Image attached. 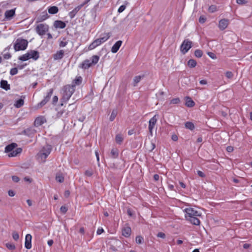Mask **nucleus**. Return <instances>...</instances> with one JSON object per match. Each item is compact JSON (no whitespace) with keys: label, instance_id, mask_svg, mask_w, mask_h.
<instances>
[{"label":"nucleus","instance_id":"1","mask_svg":"<svg viewBox=\"0 0 252 252\" xmlns=\"http://www.w3.org/2000/svg\"><path fill=\"white\" fill-rule=\"evenodd\" d=\"M75 90L74 85H66L63 86L62 89V97L61 98V101L67 102L75 92Z\"/></svg>","mask_w":252,"mask_h":252},{"label":"nucleus","instance_id":"2","mask_svg":"<svg viewBox=\"0 0 252 252\" xmlns=\"http://www.w3.org/2000/svg\"><path fill=\"white\" fill-rule=\"evenodd\" d=\"M100 38L94 40L89 46L90 50H93L107 41L111 36V32L104 33Z\"/></svg>","mask_w":252,"mask_h":252},{"label":"nucleus","instance_id":"3","mask_svg":"<svg viewBox=\"0 0 252 252\" xmlns=\"http://www.w3.org/2000/svg\"><path fill=\"white\" fill-rule=\"evenodd\" d=\"M28 45V41L26 39L18 38L14 44V49L15 51L25 50Z\"/></svg>","mask_w":252,"mask_h":252},{"label":"nucleus","instance_id":"4","mask_svg":"<svg viewBox=\"0 0 252 252\" xmlns=\"http://www.w3.org/2000/svg\"><path fill=\"white\" fill-rule=\"evenodd\" d=\"M192 42L189 39H185L180 46V50L183 54H185L192 47Z\"/></svg>","mask_w":252,"mask_h":252},{"label":"nucleus","instance_id":"5","mask_svg":"<svg viewBox=\"0 0 252 252\" xmlns=\"http://www.w3.org/2000/svg\"><path fill=\"white\" fill-rule=\"evenodd\" d=\"M49 30V26L45 24H40L35 28L36 32L41 36L45 34L46 32Z\"/></svg>","mask_w":252,"mask_h":252},{"label":"nucleus","instance_id":"6","mask_svg":"<svg viewBox=\"0 0 252 252\" xmlns=\"http://www.w3.org/2000/svg\"><path fill=\"white\" fill-rule=\"evenodd\" d=\"M184 212L186 213L185 218L188 219V218L190 217H199L201 216V213L196 210H195L192 208H187L184 210Z\"/></svg>","mask_w":252,"mask_h":252},{"label":"nucleus","instance_id":"7","mask_svg":"<svg viewBox=\"0 0 252 252\" xmlns=\"http://www.w3.org/2000/svg\"><path fill=\"white\" fill-rule=\"evenodd\" d=\"M52 149V147L50 145H46L44 146L40 153L41 158H43L45 160L51 152Z\"/></svg>","mask_w":252,"mask_h":252},{"label":"nucleus","instance_id":"8","mask_svg":"<svg viewBox=\"0 0 252 252\" xmlns=\"http://www.w3.org/2000/svg\"><path fill=\"white\" fill-rule=\"evenodd\" d=\"M158 115H155L149 121L148 128L149 133L152 136H153V129L154 128L158 121Z\"/></svg>","mask_w":252,"mask_h":252},{"label":"nucleus","instance_id":"9","mask_svg":"<svg viewBox=\"0 0 252 252\" xmlns=\"http://www.w3.org/2000/svg\"><path fill=\"white\" fill-rule=\"evenodd\" d=\"M53 93V89H50L47 93V95L44 97V99L39 103L38 104V106L42 107L45 105L50 99Z\"/></svg>","mask_w":252,"mask_h":252},{"label":"nucleus","instance_id":"10","mask_svg":"<svg viewBox=\"0 0 252 252\" xmlns=\"http://www.w3.org/2000/svg\"><path fill=\"white\" fill-rule=\"evenodd\" d=\"M229 24V20L227 19H221L219 23V28L221 31L225 30Z\"/></svg>","mask_w":252,"mask_h":252},{"label":"nucleus","instance_id":"11","mask_svg":"<svg viewBox=\"0 0 252 252\" xmlns=\"http://www.w3.org/2000/svg\"><path fill=\"white\" fill-rule=\"evenodd\" d=\"M46 122V119L44 116L37 117L34 122V125L37 127Z\"/></svg>","mask_w":252,"mask_h":252},{"label":"nucleus","instance_id":"12","mask_svg":"<svg viewBox=\"0 0 252 252\" xmlns=\"http://www.w3.org/2000/svg\"><path fill=\"white\" fill-rule=\"evenodd\" d=\"M15 15V8L6 10L4 13L5 19L7 20H10Z\"/></svg>","mask_w":252,"mask_h":252},{"label":"nucleus","instance_id":"13","mask_svg":"<svg viewBox=\"0 0 252 252\" xmlns=\"http://www.w3.org/2000/svg\"><path fill=\"white\" fill-rule=\"evenodd\" d=\"M32 236L31 234H28L25 237V247L27 249H30L32 248Z\"/></svg>","mask_w":252,"mask_h":252},{"label":"nucleus","instance_id":"14","mask_svg":"<svg viewBox=\"0 0 252 252\" xmlns=\"http://www.w3.org/2000/svg\"><path fill=\"white\" fill-rule=\"evenodd\" d=\"M122 43L123 42L122 40H119L117 41L111 48V51L113 53H117L119 50V48H120V47L121 46Z\"/></svg>","mask_w":252,"mask_h":252},{"label":"nucleus","instance_id":"15","mask_svg":"<svg viewBox=\"0 0 252 252\" xmlns=\"http://www.w3.org/2000/svg\"><path fill=\"white\" fill-rule=\"evenodd\" d=\"M17 146V144L16 143H12L5 147L4 152L9 154L11 151H13Z\"/></svg>","mask_w":252,"mask_h":252},{"label":"nucleus","instance_id":"16","mask_svg":"<svg viewBox=\"0 0 252 252\" xmlns=\"http://www.w3.org/2000/svg\"><path fill=\"white\" fill-rule=\"evenodd\" d=\"M25 98V96L22 95L20 98L17 100H16L14 103V106L16 108H20L24 104V99Z\"/></svg>","mask_w":252,"mask_h":252},{"label":"nucleus","instance_id":"17","mask_svg":"<svg viewBox=\"0 0 252 252\" xmlns=\"http://www.w3.org/2000/svg\"><path fill=\"white\" fill-rule=\"evenodd\" d=\"M64 51L63 50L57 51L56 53L53 55V57L55 60H61L64 56Z\"/></svg>","mask_w":252,"mask_h":252},{"label":"nucleus","instance_id":"18","mask_svg":"<svg viewBox=\"0 0 252 252\" xmlns=\"http://www.w3.org/2000/svg\"><path fill=\"white\" fill-rule=\"evenodd\" d=\"M30 54V59L37 60L39 58V52L35 50H30L28 52Z\"/></svg>","mask_w":252,"mask_h":252},{"label":"nucleus","instance_id":"19","mask_svg":"<svg viewBox=\"0 0 252 252\" xmlns=\"http://www.w3.org/2000/svg\"><path fill=\"white\" fill-rule=\"evenodd\" d=\"M54 26L58 29H64L66 27V24L65 22L60 21V20H56L54 22Z\"/></svg>","mask_w":252,"mask_h":252},{"label":"nucleus","instance_id":"20","mask_svg":"<svg viewBox=\"0 0 252 252\" xmlns=\"http://www.w3.org/2000/svg\"><path fill=\"white\" fill-rule=\"evenodd\" d=\"M93 64H91L90 60H86L80 65V67L83 69H86L90 67Z\"/></svg>","mask_w":252,"mask_h":252},{"label":"nucleus","instance_id":"21","mask_svg":"<svg viewBox=\"0 0 252 252\" xmlns=\"http://www.w3.org/2000/svg\"><path fill=\"white\" fill-rule=\"evenodd\" d=\"M131 232V228L129 226L125 227L122 229V235L125 237H128Z\"/></svg>","mask_w":252,"mask_h":252},{"label":"nucleus","instance_id":"22","mask_svg":"<svg viewBox=\"0 0 252 252\" xmlns=\"http://www.w3.org/2000/svg\"><path fill=\"white\" fill-rule=\"evenodd\" d=\"M187 220L189 221L191 223H192L193 225H199L200 223V221L199 220L198 218H197V217L189 216V218H188V219H187Z\"/></svg>","mask_w":252,"mask_h":252},{"label":"nucleus","instance_id":"23","mask_svg":"<svg viewBox=\"0 0 252 252\" xmlns=\"http://www.w3.org/2000/svg\"><path fill=\"white\" fill-rule=\"evenodd\" d=\"M83 7V5H79L76 7L73 10L69 12L68 15L71 19L74 17L76 13L79 11V10Z\"/></svg>","mask_w":252,"mask_h":252},{"label":"nucleus","instance_id":"24","mask_svg":"<svg viewBox=\"0 0 252 252\" xmlns=\"http://www.w3.org/2000/svg\"><path fill=\"white\" fill-rule=\"evenodd\" d=\"M0 87L1 88L8 91L10 89V86L6 80H2L0 82Z\"/></svg>","mask_w":252,"mask_h":252},{"label":"nucleus","instance_id":"25","mask_svg":"<svg viewBox=\"0 0 252 252\" xmlns=\"http://www.w3.org/2000/svg\"><path fill=\"white\" fill-rule=\"evenodd\" d=\"M48 17H49V16H48L47 13L46 12V11H44L42 13V14L41 15L39 16L37 18L36 22L37 23L43 22L44 20H45L46 19H47Z\"/></svg>","mask_w":252,"mask_h":252},{"label":"nucleus","instance_id":"26","mask_svg":"<svg viewBox=\"0 0 252 252\" xmlns=\"http://www.w3.org/2000/svg\"><path fill=\"white\" fill-rule=\"evenodd\" d=\"M22 151V149L21 148H16L15 150L11 151L10 153L8 154L9 157H14L17 156L18 154H20Z\"/></svg>","mask_w":252,"mask_h":252},{"label":"nucleus","instance_id":"27","mask_svg":"<svg viewBox=\"0 0 252 252\" xmlns=\"http://www.w3.org/2000/svg\"><path fill=\"white\" fill-rule=\"evenodd\" d=\"M186 103L185 105L188 107H192L195 105V102L191 99L189 96H186L185 97Z\"/></svg>","mask_w":252,"mask_h":252},{"label":"nucleus","instance_id":"28","mask_svg":"<svg viewBox=\"0 0 252 252\" xmlns=\"http://www.w3.org/2000/svg\"><path fill=\"white\" fill-rule=\"evenodd\" d=\"M23 133L28 136H32L35 133V130L32 128H28L24 130Z\"/></svg>","mask_w":252,"mask_h":252},{"label":"nucleus","instance_id":"29","mask_svg":"<svg viewBox=\"0 0 252 252\" xmlns=\"http://www.w3.org/2000/svg\"><path fill=\"white\" fill-rule=\"evenodd\" d=\"M119 151L117 148H113L110 153V157L113 158H117L119 156Z\"/></svg>","mask_w":252,"mask_h":252},{"label":"nucleus","instance_id":"30","mask_svg":"<svg viewBox=\"0 0 252 252\" xmlns=\"http://www.w3.org/2000/svg\"><path fill=\"white\" fill-rule=\"evenodd\" d=\"M48 11L51 14H55L58 12L59 8L56 6H52L48 8Z\"/></svg>","mask_w":252,"mask_h":252},{"label":"nucleus","instance_id":"31","mask_svg":"<svg viewBox=\"0 0 252 252\" xmlns=\"http://www.w3.org/2000/svg\"><path fill=\"white\" fill-rule=\"evenodd\" d=\"M123 140H124V137L122 134H118L116 135L115 141L117 144L121 145L122 143V142H123Z\"/></svg>","mask_w":252,"mask_h":252},{"label":"nucleus","instance_id":"32","mask_svg":"<svg viewBox=\"0 0 252 252\" xmlns=\"http://www.w3.org/2000/svg\"><path fill=\"white\" fill-rule=\"evenodd\" d=\"M82 82V78L81 76H77L72 81V84L76 85H80Z\"/></svg>","mask_w":252,"mask_h":252},{"label":"nucleus","instance_id":"33","mask_svg":"<svg viewBox=\"0 0 252 252\" xmlns=\"http://www.w3.org/2000/svg\"><path fill=\"white\" fill-rule=\"evenodd\" d=\"M144 75H138L134 77L133 78V85L134 86H136L137 84L139 83L141 79L143 78L144 77Z\"/></svg>","mask_w":252,"mask_h":252},{"label":"nucleus","instance_id":"34","mask_svg":"<svg viewBox=\"0 0 252 252\" xmlns=\"http://www.w3.org/2000/svg\"><path fill=\"white\" fill-rule=\"evenodd\" d=\"M99 57L98 56H97V55H94L92 57L91 59V64H92L93 65H94L95 64H96L98 61H99Z\"/></svg>","mask_w":252,"mask_h":252},{"label":"nucleus","instance_id":"35","mask_svg":"<svg viewBox=\"0 0 252 252\" xmlns=\"http://www.w3.org/2000/svg\"><path fill=\"white\" fill-rule=\"evenodd\" d=\"M185 127L189 130H192L194 129V124L190 122H187L185 123Z\"/></svg>","mask_w":252,"mask_h":252},{"label":"nucleus","instance_id":"36","mask_svg":"<svg viewBox=\"0 0 252 252\" xmlns=\"http://www.w3.org/2000/svg\"><path fill=\"white\" fill-rule=\"evenodd\" d=\"M18 59L22 61H26L30 59V54L27 52L26 54H24L22 56L19 57Z\"/></svg>","mask_w":252,"mask_h":252},{"label":"nucleus","instance_id":"37","mask_svg":"<svg viewBox=\"0 0 252 252\" xmlns=\"http://www.w3.org/2000/svg\"><path fill=\"white\" fill-rule=\"evenodd\" d=\"M197 63L194 59H190L188 62V65L190 68H193L196 65Z\"/></svg>","mask_w":252,"mask_h":252},{"label":"nucleus","instance_id":"38","mask_svg":"<svg viewBox=\"0 0 252 252\" xmlns=\"http://www.w3.org/2000/svg\"><path fill=\"white\" fill-rule=\"evenodd\" d=\"M117 115V110L116 109H114L111 114L109 120L110 121L112 122L115 119L116 116Z\"/></svg>","mask_w":252,"mask_h":252},{"label":"nucleus","instance_id":"39","mask_svg":"<svg viewBox=\"0 0 252 252\" xmlns=\"http://www.w3.org/2000/svg\"><path fill=\"white\" fill-rule=\"evenodd\" d=\"M203 52L199 49H197L194 52V56L197 58H201L202 56Z\"/></svg>","mask_w":252,"mask_h":252},{"label":"nucleus","instance_id":"40","mask_svg":"<svg viewBox=\"0 0 252 252\" xmlns=\"http://www.w3.org/2000/svg\"><path fill=\"white\" fill-rule=\"evenodd\" d=\"M125 5H122L120 6V7L119 8V9L118 10V12L119 13H121L125 10V9L126 8V5H127L128 4V2L127 1H126L125 2Z\"/></svg>","mask_w":252,"mask_h":252},{"label":"nucleus","instance_id":"41","mask_svg":"<svg viewBox=\"0 0 252 252\" xmlns=\"http://www.w3.org/2000/svg\"><path fill=\"white\" fill-rule=\"evenodd\" d=\"M6 248L9 250H14L15 249V246L11 243H8L5 244Z\"/></svg>","mask_w":252,"mask_h":252},{"label":"nucleus","instance_id":"42","mask_svg":"<svg viewBox=\"0 0 252 252\" xmlns=\"http://www.w3.org/2000/svg\"><path fill=\"white\" fill-rule=\"evenodd\" d=\"M56 180L59 183H63L64 181V177L62 175H59L56 176Z\"/></svg>","mask_w":252,"mask_h":252},{"label":"nucleus","instance_id":"43","mask_svg":"<svg viewBox=\"0 0 252 252\" xmlns=\"http://www.w3.org/2000/svg\"><path fill=\"white\" fill-rule=\"evenodd\" d=\"M135 241L137 244H142L144 241L143 238L141 236H137L136 237Z\"/></svg>","mask_w":252,"mask_h":252},{"label":"nucleus","instance_id":"44","mask_svg":"<svg viewBox=\"0 0 252 252\" xmlns=\"http://www.w3.org/2000/svg\"><path fill=\"white\" fill-rule=\"evenodd\" d=\"M208 10L210 12L213 13L217 10V6L215 5H211L209 7Z\"/></svg>","mask_w":252,"mask_h":252},{"label":"nucleus","instance_id":"45","mask_svg":"<svg viewBox=\"0 0 252 252\" xmlns=\"http://www.w3.org/2000/svg\"><path fill=\"white\" fill-rule=\"evenodd\" d=\"M18 73V68L16 67L12 68L10 70V74L11 75L13 76Z\"/></svg>","mask_w":252,"mask_h":252},{"label":"nucleus","instance_id":"46","mask_svg":"<svg viewBox=\"0 0 252 252\" xmlns=\"http://www.w3.org/2000/svg\"><path fill=\"white\" fill-rule=\"evenodd\" d=\"M12 238L15 241H17L19 238V234L16 231H14L12 233Z\"/></svg>","mask_w":252,"mask_h":252},{"label":"nucleus","instance_id":"47","mask_svg":"<svg viewBox=\"0 0 252 252\" xmlns=\"http://www.w3.org/2000/svg\"><path fill=\"white\" fill-rule=\"evenodd\" d=\"M180 102V99H179V98H173L170 101V104H178Z\"/></svg>","mask_w":252,"mask_h":252},{"label":"nucleus","instance_id":"48","mask_svg":"<svg viewBox=\"0 0 252 252\" xmlns=\"http://www.w3.org/2000/svg\"><path fill=\"white\" fill-rule=\"evenodd\" d=\"M67 210L68 208L66 206H62L60 208L61 212L63 214H65L67 212Z\"/></svg>","mask_w":252,"mask_h":252},{"label":"nucleus","instance_id":"49","mask_svg":"<svg viewBox=\"0 0 252 252\" xmlns=\"http://www.w3.org/2000/svg\"><path fill=\"white\" fill-rule=\"evenodd\" d=\"M226 77L228 79H231L233 77V74L231 71H226L225 73Z\"/></svg>","mask_w":252,"mask_h":252},{"label":"nucleus","instance_id":"50","mask_svg":"<svg viewBox=\"0 0 252 252\" xmlns=\"http://www.w3.org/2000/svg\"><path fill=\"white\" fill-rule=\"evenodd\" d=\"M93 172L92 170H87L85 172V175L88 177H91L93 175Z\"/></svg>","mask_w":252,"mask_h":252},{"label":"nucleus","instance_id":"51","mask_svg":"<svg viewBox=\"0 0 252 252\" xmlns=\"http://www.w3.org/2000/svg\"><path fill=\"white\" fill-rule=\"evenodd\" d=\"M77 119L80 122H83L86 119V117L84 115H79L77 117Z\"/></svg>","mask_w":252,"mask_h":252},{"label":"nucleus","instance_id":"52","mask_svg":"<svg viewBox=\"0 0 252 252\" xmlns=\"http://www.w3.org/2000/svg\"><path fill=\"white\" fill-rule=\"evenodd\" d=\"M127 214L130 217H133V216L134 215V212L132 211V210L130 208H127Z\"/></svg>","mask_w":252,"mask_h":252},{"label":"nucleus","instance_id":"53","mask_svg":"<svg viewBox=\"0 0 252 252\" xmlns=\"http://www.w3.org/2000/svg\"><path fill=\"white\" fill-rule=\"evenodd\" d=\"M157 236L158 237H159L162 239H164L166 237L165 234L162 232H158Z\"/></svg>","mask_w":252,"mask_h":252},{"label":"nucleus","instance_id":"54","mask_svg":"<svg viewBox=\"0 0 252 252\" xmlns=\"http://www.w3.org/2000/svg\"><path fill=\"white\" fill-rule=\"evenodd\" d=\"M206 18L203 16H201L199 18V22L203 24L205 22Z\"/></svg>","mask_w":252,"mask_h":252},{"label":"nucleus","instance_id":"55","mask_svg":"<svg viewBox=\"0 0 252 252\" xmlns=\"http://www.w3.org/2000/svg\"><path fill=\"white\" fill-rule=\"evenodd\" d=\"M207 54L211 58L213 59H216L217 58L216 55L212 52H209L207 53Z\"/></svg>","mask_w":252,"mask_h":252},{"label":"nucleus","instance_id":"56","mask_svg":"<svg viewBox=\"0 0 252 252\" xmlns=\"http://www.w3.org/2000/svg\"><path fill=\"white\" fill-rule=\"evenodd\" d=\"M67 42L66 41H61L60 42L59 46L60 47H64L67 44Z\"/></svg>","mask_w":252,"mask_h":252},{"label":"nucleus","instance_id":"57","mask_svg":"<svg viewBox=\"0 0 252 252\" xmlns=\"http://www.w3.org/2000/svg\"><path fill=\"white\" fill-rule=\"evenodd\" d=\"M58 101V97L56 95H55L52 99V104L53 105H56Z\"/></svg>","mask_w":252,"mask_h":252},{"label":"nucleus","instance_id":"58","mask_svg":"<svg viewBox=\"0 0 252 252\" xmlns=\"http://www.w3.org/2000/svg\"><path fill=\"white\" fill-rule=\"evenodd\" d=\"M197 174L199 177L201 178H204L205 177V174L201 171L197 170Z\"/></svg>","mask_w":252,"mask_h":252},{"label":"nucleus","instance_id":"59","mask_svg":"<svg viewBox=\"0 0 252 252\" xmlns=\"http://www.w3.org/2000/svg\"><path fill=\"white\" fill-rule=\"evenodd\" d=\"M12 181L14 182L17 183L19 181V178L17 176H12Z\"/></svg>","mask_w":252,"mask_h":252},{"label":"nucleus","instance_id":"60","mask_svg":"<svg viewBox=\"0 0 252 252\" xmlns=\"http://www.w3.org/2000/svg\"><path fill=\"white\" fill-rule=\"evenodd\" d=\"M64 110H61V111H60L58 112V113L57 114V115H56L57 117L58 118L61 117L63 116V115L64 113Z\"/></svg>","mask_w":252,"mask_h":252},{"label":"nucleus","instance_id":"61","mask_svg":"<svg viewBox=\"0 0 252 252\" xmlns=\"http://www.w3.org/2000/svg\"><path fill=\"white\" fill-rule=\"evenodd\" d=\"M219 113L220 115L223 117H226L227 116V113L226 111H220Z\"/></svg>","mask_w":252,"mask_h":252},{"label":"nucleus","instance_id":"62","mask_svg":"<svg viewBox=\"0 0 252 252\" xmlns=\"http://www.w3.org/2000/svg\"><path fill=\"white\" fill-rule=\"evenodd\" d=\"M11 55L9 53L5 54L3 55V58H4V59H6V60L7 59H9L10 58H11Z\"/></svg>","mask_w":252,"mask_h":252},{"label":"nucleus","instance_id":"63","mask_svg":"<svg viewBox=\"0 0 252 252\" xmlns=\"http://www.w3.org/2000/svg\"><path fill=\"white\" fill-rule=\"evenodd\" d=\"M236 2L239 4H243L247 2L246 0H236Z\"/></svg>","mask_w":252,"mask_h":252},{"label":"nucleus","instance_id":"64","mask_svg":"<svg viewBox=\"0 0 252 252\" xmlns=\"http://www.w3.org/2000/svg\"><path fill=\"white\" fill-rule=\"evenodd\" d=\"M104 232V230L102 228H98V229L97 230V231H96V233L98 235H100L102 233H103Z\"/></svg>","mask_w":252,"mask_h":252}]
</instances>
